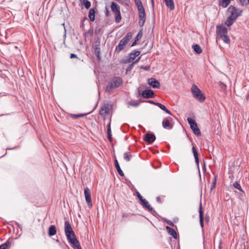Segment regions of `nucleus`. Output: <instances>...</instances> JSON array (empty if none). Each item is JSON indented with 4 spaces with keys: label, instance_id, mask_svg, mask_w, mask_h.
Returning a JSON list of instances; mask_svg holds the SVG:
<instances>
[{
    "label": "nucleus",
    "instance_id": "obj_40",
    "mask_svg": "<svg viewBox=\"0 0 249 249\" xmlns=\"http://www.w3.org/2000/svg\"><path fill=\"white\" fill-rule=\"evenodd\" d=\"M134 63H132L128 66L126 70V73H127L128 72L132 70L134 67Z\"/></svg>",
    "mask_w": 249,
    "mask_h": 249
},
{
    "label": "nucleus",
    "instance_id": "obj_28",
    "mask_svg": "<svg viewBox=\"0 0 249 249\" xmlns=\"http://www.w3.org/2000/svg\"><path fill=\"white\" fill-rule=\"evenodd\" d=\"M231 0H219V5L224 8L227 7L230 4Z\"/></svg>",
    "mask_w": 249,
    "mask_h": 249
},
{
    "label": "nucleus",
    "instance_id": "obj_56",
    "mask_svg": "<svg viewBox=\"0 0 249 249\" xmlns=\"http://www.w3.org/2000/svg\"><path fill=\"white\" fill-rule=\"evenodd\" d=\"M137 40H136L135 39V40H134V41L132 43V44H131V47H133V46H135V45L137 44Z\"/></svg>",
    "mask_w": 249,
    "mask_h": 249
},
{
    "label": "nucleus",
    "instance_id": "obj_44",
    "mask_svg": "<svg viewBox=\"0 0 249 249\" xmlns=\"http://www.w3.org/2000/svg\"><path fill=\"white\" fill-rule=\"evenodd\" d=\"M135 4L136 5L137 7H138L139 6L142 5V2L141 0H134Z\"/></svg>",
    "mask_w": 249,
    "mask_h": 249
},
{
    "label": "nucleus",
    "instance_id": "obj_5",
    "mask_svg": "<svg viewBox=\"0 0 249 249\" xmlns=\"http://www.w3.org/2000/svg\"><path fill=\"white\" fill-rule=\"evenodd\" d=\"M111 10L115 16V21L119 23L122 20L120 6L116 2L112 1L110 5Z\"/></svg>",
    "mask_w": 249,
    "mask_h": 249
},
{
    "label": "nucleus",
    "instance_id": "obj_48",
    "mask_svg": "<svg viewBox=\"0 0 249 249\" xmlns=\"http://www.w3.org/2000/svg\"><path fill=\"white\" fill-rule=\"evenodd\" d=\"M166 222L169 224L170 226H172V227H174L175 226V225L171 221L169 220H165Z\"/></svg>",
    "mask_w": 249,
    "mask_h": 249
},
{
    "label": "nucleus",
    "instance_id": "obj_21",
    "mask_svg": "<svg viewBox=\"0 0 249 249\" xmlns=\"http://www.w3.org/2000/svg\"><path fill=\"white\" fill-rule=\"evenodd\" d=\"M56 233V229L54 225H51L48 229V235L49 236L54 235Z\"/></svg>",
    "mask_w": 249,
    "mask_h": 249
},
{
    "label": "nucleus",
    "instance_id": "obj_63",
    "mask_svg": "<svg viewBox=\"0 0 249 249\" xmlns=\"http://www.w3.org/2000/svg\"><path fill=\"white\" fill-rule=\"evenodd\" d=\"M206 221H209V217H208L207 219H206Z\"/></svg>",
    "mask_w": 249,
    "mask_h": 249
},
{
    "label": "nucleus",
    "instance_id": "obj_29",
    "mask_svg": "<svg viewBox=\"0 0 249 249\" xmlns=\"http://www.w3.org/2000/svg\"><path fill=\"white\" fill-rule=\"evenodd\" d=\"M156 106H158L159 108H160L162 110L164 111L167 113H168L170 115H172V113L171 112V111L169 109H168L165 107V106H164L163 105H162L160 103H158V104H156Z\"/></svg>",
    "mask_w": 249,
    "mask_h": 249
},
{
    "label": "nucleus",
    "instance_id": "obj_8",
    "mask_svg": "<svg viewBox=\"0 0 249 249\" xmlns=\"http://www.w3.org/2000/svg\"><path fill=\"white\" fill-rule=\"evenodd\" d=\"M188 124L190 125V127L193 132L197 136L201 135V132L196 123L191 118H188L187 119Z\"/></svg>",
    "mask_w": 249,
    "mask_h": 249
},
{
    "label": "nucleus",
    "instance_id": "obj_13",
    "mask_svg": "<svg viewBox=\"0 0 249 249\" xmlns=\"http://www.w3.org/2000/svg\"><path fill=\"white\" fill-rule=\"evenodd\" d=\"M156 136L154 134L147 133L144 135L143 140L145 142L151 144L156 140Z\"/></svg>",
    "mask_w": 249,
    "mask_h": 249
},
{
    "label": "nucleus",
    "instance_id": "obj_1",
    "mask_svg": "<svg viewBox=\"0 0 249 249\" xmlns=\"http://www.w3.org/2000/svg\"><path fill=\"white\" fill-rule=\"evenodd\" d=\"M64 231L69 242L74 249H82L72 228L68 221L65 222Z\"/></svg>",
    "mask_w": 249,
    "mask_h": 249
},
{
    "label": "nucleus",
    "instance_id": "obj_9",
    "mask_svg": "<svg viewBox=\"0 0 249 249\" xmlns=\"http://www.w3.org/2000/svg\"><path fill=\"white\" fill-rule=\"evenodd\" d=\"M112 109L111 105L108 103H104L101 107L99 111V114L105 117L106 115L109 114L110 110Z\"/></svg>",
    "mask_w": 249,
    "mask_h": 249
},
{
    "label": "nucleus",
    "instance_id": "obj_24",
    "mask_svg": "<svg viewBox=\"0 0 249 249\" xmlns=\"http://www.w3.org/2000/svg\"><path fill=\"white\" fill-rule=\"evenodd\" d=\"M192 151L195 159V161L197 163L198 167L199 168V159L198 152L194 146H193L192 147Z\"/></svg>",
    "mask_w": 249,
    "mask_h": 249
},
{
    "label": "nucleus",
    "instance_id": "obj_3",
    "mask_svg": "<svg viewBox=\"0 0 249 249\" xmlns=\"http://www.w3.org/2000/svg\"><path fill=\"white\" fill-rule=\"evenodd\" d=\"M123 83L122 78L119 76L113 77L106 87V91L111 93L113 89L119 87Z\"/></svg>",
    "mask_w": 249,
    "mask_h": 249
},
{
    "label": "nucleus",
    "instance_id": "obj_38",
    "mask_svg": "<svg viewBox=\"0 0 249 249\" xmlns=\"http://www.w3.org/2000/svg\"><path fill=\"white\" fill-rule=\"evenodd\" d=\"M128 104L130 106L137 107L139 106L140 103L139 102H138L137 101L133 100V101H131L129 102Z\"/></svg>",
    "mask_w": 249,
    "mask_h": 249
},
{
    "label": "nucleus",
    "instance_id": "obj_55",
    "mask_svg": "<svg viewBox=\"0 0 249 249\" xmlns=\"http://www.w3.org/2000/svg\"><path fill=\"white\" fill-rule=\"evenodd\" d=\"M156 200L157 201L159 202V203H161V198L160 197V196H157L156 197Z\"/></svg>",
    "mask_w": 249,
    "mask_h": 249
},
{
    "label": "nucleus",
    "instance_id": "obj_31",
    "mask_svg": "<svg viewBox=\"0 0 249 249\" xmlns=\"http://www.w3.org/2000/svg\"><path fill=\"white\" fill-rule=\"evenodd\" d=\"M92 111H90L87 113H84V114H71L70 115L71 116V118H73V119H76V118H78L79 117H83L88 114H89L90 113H91Z\"/></svg>",
    "mask_w": 249,
    "mask_h": 249
},
{
    "label": "nucleus",
    "instance_id": "obj_51",
    "mask_svg": "<svg viewBox=\"0 0 249 249\" xmlns=\"http://www.w3.org/2000/svg\"><path fill=\"white\" fill-rule=\"evenodd\" d=\"M142 69H143V70H144L145 71H149L150 70V66H146L144 67H142Z\"/></svg>",
    "mask_w": 249,
    "mask_h": 249
},
{
    "label": "nucleus",
    "instance_id": "obj_39",
    "mask_svg": "<svg viewBox=\"0 0 249 249\" xmlns=\"http://www.w3.org/2000/svg\"><path fill=\"white\" fill-rule=\"evenodd\" d=\"M142 30H141L138 34H137V36H136L135 37V39L137 41L139 40L140 39H141L142 37Z\"/></svg>",
    "mask_w": 249,
    "mask_h": 249
},
{
    "label": "nucleus",
    "instance_id": "obj_7",
    "mask_svg": "<svg viewBox=\"0 0 249 249\" xmlns=\"http://www.w3.org/2000/svg\"><path fill=\"white\" fill-rule=\"evenodd\" d=\"M140 51L133 50L128 54V56L122 60V62L124 64L130 63L133 61L137 56L140 54Z\"/></svg>",
    "mask_w": 249,
    "mask_h": 249
},
{
    "label": "nucleus",
    "instance_id": "obj_64",
    "mask_svg": "<svg viewBox=\"0 0 249 249\" xmlns=\"http://www.w3.org/2000/svg\"><path fill=\"white\" fill-rule=\"evenodd\" d=\"M204 169H205V163L204 164Z\"/></svg>",
    "mask_w": 249,
    "mask_h": 249
},
{
    "label": "nucleus",
    "instance_id": "obj_37",
    "mask_svg": "<svg viewBox=\"0 0 249 249\" xmlns=\"http://www.w3.org/2000/svg\"><path fill=\"white\" fill-rule=\"evenodd\" d=\"M118 2L124 6H128L130 3V0H118Z\"/></svg>",
    "mask_w": 249,
    "mask_h": 249
},
{
    "label": "nucleus",
    "instance_id": "obj_6",
    "mask_svg": "<svg viewBox=\"0 0 249 249\" xmlns=\"http://www.w3.org/2000/svg\"><path fill=\"white\" fill-rule=\"evenodd\" d=\"M191 91L194 97L199 101L200 102H203L205 99V97L204 94L202 93L201 91L198 88L196 85H193L191 88Z\"/></svg>",
    "mask_w": 249,
    "mask_h": 249
},
{
    "label": "nucleus",
    "instance_id": "obj_41",
    "mask_svg": "<svg viewBox=\"0 0 249 249\" xmlns=\"http://www.w3.org/2000/svg\"><path fill=\"white\" fill-rule=\"evenodd\" d=\"M243 6H246L249 3V0H239Z\"/></svg>",
    "mask_w": 249,
    "mask_h": 249
},
{
    "label": "nucleus",
    "instance_id": "obj_25",
    "mask_svg": "<svg viewBox=\"0 0 249 249\" xmlns=\"http://www.w3.org/2000/svg\"><path fill=\"white\" fill-rule=\"evenodd\" d=\"M95 10L94 8H91L89 13V18L90 21H93L95 20Z\"/></svg>",
    "mask_w": 249,
    "mask_h": 249
},
{
    "label": "nucleus",
    "instance_id": "obj_14",
    "mask_svg": "<svg viewBox=\"0 0 249 249\" xmlns=\"http://www.w3.org/2000/svg\"><path fill=\"white\" fill-rule=\"evenodd\" d=\"M84 194L85 196V199L88 203V204L89 206H92V201H91V194L90 190L88 188L86 187L84 189Z\"/></svg>",
    "mask_w": 249,
    "mask_h": 249
},
{
    "label": "nucleus",
    "instance_id": "obj_19",
    "mask_svg": "<svg viewBox=\"0 0 249 249\" xmlns=\"http://www.w3.org/2000/svg\"><path fill=\"white\" fill-rule=\"evenodd\" d=\"M162 127L165 129L168 128L169 129H171L173 127V125L170 123L169 120L167 118H165L162 121Z\"/></svg>",
    "mask_w": 249,
    "mask_h": 249
},
{
    "label": "nucleus",
    "instance_id": "obj_43",
    "mask_svg": "<svg viewBox=\"0 0 249 249\" xmlns=\"http://www.w3.org/2000/svg\"><path fill=\"white\" fill-rule=\"evenodd\" d=\"M85 20H87V17H85L83 19H82L81 22L80 27L82 29V30H84L85 25H84V22Z\"/></svg>",
    "mask_w": 249,
    "mask_h": 249
},
{
    "label": "nucleus",
    "instance_id": "obj_60",
    "mask_svg": "<svg viewBox=\"0 0 249 249\" xmlns=\"http://www.w3.org/2000/svg\"><path fill=\"white\" fill-rule=\"evenodd\" d=\"M56 242L58 244H61V243H60V242L59 241V240L58 239H56Z\"/></svg>",
    "mask_w": 249,
    "mask_h": 249
},
{
    "label": "nucleus",
    "instance_id": "obj_32",
    "mask_svg": "<svg viewBox=\"0 0 249 249\" xmlns=\"http://www.w3.org/2000/svg\"><path fill=\"white\" fill-rule=\"evenodd\" d=\"M132 155L129 152H126L124 155V158L127 161H130Z\"/></svg>",
    "mask_w": 249,
    "mask_h": 249
},
{
    "label": "nucleus",
    "instance_id": "obj_23",
    "mask_svg": "<svg viewBox=\"0 0 249 249\" xmlns=\"http://www.w3.org/2000/svg\"><path fill=\"white\" fill-rule=\"evenodd\" d=\"M192 151L195 159V161L197 163L198 167L199 168V159L198 152L194 146H193L192 147Z\"/></svg>",
    "mask_w": 249,
    "mask_h": 249
},
{
    "label": "nucleus",
    "instance_id": "obj_49",
    "mask_svg": "<svg viewBox=\"0 0 249 249\" xmlns=\"http://www.w3.org/2000/svg\"><path fill=\"white\" fill-rule=\"evenodd\" d=\"M146 102H148V103H149L151 104H153V105H154L155 106H156V104H158V102H154V101H152V100H148V101H147Z\"/></svg>",
    "mask_w": 249,
    "mask_h": 249
},
{
    "label": "nucleus",
    "instance_id": "obj_34",
    "mask_svg": "<svg viewBox=\"0 0 249 249\" xmlns=\"http://www.w3.org/2000/svg\"><path fill=\"white\" fill-rule=\"evenodd\" d=\"M219 39H222L224 42H225L227 44H230V39L229 37L228 36V34L224 36H223L221 37V38H219Z\"/></svg>",
    "mask_w": 249,
    "mask_h": 249
},
{
    "label": "nucleus",
    "instance_id": "obj_35",
    "mask_svg": "<svg viewBox=\"0 0 249 249\" xmlns=\"http://www.w3.org/2000/svg\"><path fill=\"white\" fill-rule=\"evenodd\" d=\"M233 185L235 188L237 189L241 192H243L244 193V194H245V193L243 191L240 184L238 182L236 181V182H234Z\"/></svg>",
    "mask_w": 249,
    "mask_h": 249
},
{
    "label": "nucleus",
    "instance_id": "obj_52",
    "mask_svg": "<svg viewBox=\"0 0 249 249\" xmlns=\"http://www.w3.org/2000/svg\"><path fill=\"white\" fill-rule=\"evenodd\" d=\"M105 9H106V16L108 17L109 16V13L108 9L107 7H106Z\"/></svg>",
    "mask_w": 249,
    "mask_h": 249
},
{
    "label": "nucleus",
    "instance_id": "obj_36",
    "mask_svg": "<svg viewBox=\"0 0 249 249\" xmlns=\"http://www.w3.org/2000/svg\"><path fill=\"white\" fill-rule=\"evenodd\" d=\"M82 2L85 5V7L86 9H88L91 6V3L88 0H83L82 1Z\"/></svg>",
    "mask_w": 249,
    "mask_h": 249
},
{
    "label": "nucleus",
    "instance_id": "obj_59",
    "mask_svg": "<svg viewBox=\"0 0 249 249\" xmlns=\"http://www.w3.org/2000/svg\"><path fill=\"white\" fill-rule=\"evenodd\" d=\"M246 99L247 100H249V93L247 95Z\"/></svg>",
    "mask_w": 249,
    "mask_h": 249
},
{
    "label": "nucleus",
    "instance_id": "obj_57",
    "mask_svg": "<svg viewBox=\"0 0 249 249\" xmlns=\"http://www.w3.org/2000/svg\"><path fill=\"white\" fill-rule=\"evenodd\" d=\"M107 138L109 139V140L111 142L112 141V138H111V133L109 134H107Z\"/></svg>",
    "mask_w": 249,
    "mask_h": 249
},
{
    "label": "nucleus",
    "instance_id": "obj_42",
    "mask_svg": "<svg viewBox=\"0 0 249 249\" xmlns=\"http://www.w3.org/2000/svg\"><path fill=\"white\" fill-rule=\"evenodd\" d=\"M218 85H219V87L220 88V89H222V90H225L227 88V86L223 83H222L221 82H220L218 83Z\"/></svg>",
    "mask_w": 249,
    "mask_h": 249
},
{
    "label": "nucleus",
    "instance_id": "obj_20",
    "mask_svg": "<svg viewBox=\"0 0 249 249\" xmlns=\"http://www.w3.org/2000/svg\"><path fill=\"white\" fill-rule=\"evenodd\" d=\"M166 229L167 230L168 233L172 235L175 239H177L178 238V236L175 230L169 226H166Z\"/></svg>",
    "mask_w": 249,
    "mask_h": 249
},
{
    "label": "nucleus",
    "instance_id": "obj_47",
    "mask_svg": "<svg viewBox=\"0 0 249 249\" xmlns=\"http://www.w3.org/2000/svg\"><path fill=\"white\" fill-rule=\"evenodd\" d=\"M107 134H109L111 133V126H110V123H109L108 125H107Z\"/></svg>",
    "mask_w": 249,
    "mask_h": 249
},
{
    "label": "nucleus",
    "instance_id": "obj_15",
    "mask_svg": "<svg viewBox=\"0 0 249 249\" xmlns=\"http://www.w3.org/2000/svg\"><path fill=\"white\" fill-rule=\"evenodd\" d=\"M148 84L153 88L159 89L160 87V83L159 81L154 78L148 79Z\"/></svg>",
    "mask_w": 249,
    "mask_h": 249
},
{
    "label": "nucleus",
    "instance_id": "obj_62",
    "mask_svg": "<svg viewBox=\"0 0 249 249\" xmlns=\"http://www.w3.org/2000/svg\"><path fill=\"white\" fill-rule=\"evenodd\" d=\"M152 4L153 5H154V0H152Z\"/></svg>",
    "mask_w": 249,
    "mask_h": 249
},
{
    "label": "nucleus",
    "instance_id": "obj_61",
    "mask_svg": "<svg viewBox=\"0 0 249 249\" xmlns=\"http://www.w3.org/2000/svg\"><path fill=\"white\" fill-rule=\"evenodd\" d=\"M126 214H123V215H122V217H123V218H124V217H125V216H126Z\"/></svg>",
    "mask_w": 249,
    "mask_h": 249
},
{
    "label": "nucleus",
    "instance_id": "obj_58",
    "mask_svg": "<svg viewBox=\"0 0 249 249\" xmlns=\"http://www.w3.org/2000/svg\"><path fill=\"white\" fill-rule=\"evenodd\" d=\"M141 59V57H139L138 59H137L135 61L132 62V63H134V65L137 63Z\"/></svg>",
    "mask_w": 249,
    "mask_h": 249
},
{
    "label": "nucleus",
    "instance_id": "obj_22",
    "mask_svg": "<svg viewBox=\"0 0 249 249\" xmlns=\"http://www.w3.org/2000/svg\"><path fill=\"white\" fill-rule=\"evenodd\" d=\"M114 164H115V167L118 173H119V174L122 177L124 176V173L123 172V171L122 170V169H121L120 166L119 164V162L116 159H115L114 160Z\"/></svg>",
    "mask_w": 249,
    "mask_h": 249
},
{
    "label": "nucleus",
    "instance_id": "obj_33",
    "mask_svg": "<svg viewBox=\"0 0 249 249\" xmlns=\"http://www.w3.org/2000/svg\"><path fill=\"white\" fill-rule=\"evenodd\" d=\"M93 34V30L92 29H89L87 32L84 34V36L85 37H92Z\"/></svg>",
    "mask_w": 249,
    "mask_h": 249
},
{
    "label": "nucleus",
    "instance_id": "obj_12",
    "mask_svg": "<svg viewBox=\"0 0 249 249\" xmlns=\"http://www.w3.org/2000/svg\"><path fill=\"white\" fill-rule=\"evenodd\" d=\"M94 53L95 54L97 59L100 60L101 59V49H100V41L99 40H97L95 41L94 45Z\"/></svg>",
    "mask_w": 249,
    "mask_h": 249
},
{
    "label": "nucleus",
    "instance_id": "obj_17",
    "mask_svg": "<svg viewBox=\"0 0 249 249\" xmlns=\"http://www.w3.org/2000/svg\"><path fill=\"white\" fill-rule=\"evenodd\" d=\"M142 96L144 98H153L154 96V92L151 89H146L142 91Z\"/></svg>",
    "mask_w": 249,
    "mask_h": 249
},
{
    "label": "nucleus",
    "instance_id": "obj_16",
    "mask_svg": "<svg viewBox=\"0 0 249 249\" xmlns=\"http://www.w3.org/2000/svg\"><path fill=\"white\" fill-rule=\"evenodd\" d=\"M139 14V25L140 27H142L145 23L146 20V15L145 11L143 12H140L138 13Z\"/></svg>",
    "mask_w": 249,
    "mask_h": 249
},
{
    "label": "nucleus",
    "instance_id": "obj_18",
    "mask_svg": "<svg viewBox=\"0 0 249 249\" xmlns=\"http://www.w3.org/2000/svg\"><path fill=\"white\" fill-rule=\"evenodd\" d=\"M199 221L200 224L201 228L204 227V216H203V211L202 209V204L200 203L199 207Z\"/></svg>",
    "mask_w": 249,
    "mask_h": 249
},
{
    "label": "nucleus",
    "instance_id": "obj_2",
    "mask_svg": "<svg viewBox=\"0 0 249 249\" xmlns=\"http://www.w3.org/2000/svg\"><path fill=\"white\" fill-rule=\"evenodd\" d=\"M227 11L230 15L225 21V24L230 27L235 21L237 18L241 15L242 10L235 8L233 5H231L229 7Z\"/></svg>",
    "mask_w": 249,
    "mask_h": 249
},
{
    "label": "nucleus",
    "instance_id": "obj_27",
    "mask_svg": "<svg viewBox=\"0 0 249 249\" xmlns=\"http://www.w3.org/2000/svg\"><path fill=\"white\" fill-rule=\"evenodd\" d=\"M11 242L10 239L7 240L5 243L0 245V249H7L11 246Z\"/></svg>",
    "mask_w": 249,
    "mask_h": 249
},
{
    "label": "nucleus",
    "instance_id": "obj_11",
    "mask_svg": "<svg viewBox=\"0 0 249 249\" xmlns=\"http://www.w3.org/2000/svg\"><path fill=\"white\" fill-rule=\"evenodd\" d=\"M140 204L142 206L143 208L148 210L152 214L155 215L157 214L155 210L150 206L148 202L145 199H143L140 202Z\"/></svg>",
    "mask_w": 249,
    "mask_h": 249
},
{
    "label": "nucleus",
    "instance_id": "obj_10",
    "mask_svg": "<svg viewBox=\"0 0 249 249\" xmlns=\"http://www.w3.org/2000/svg\"><path fill=\"white\" fill-rule=\"evenodd\" d=\"M217 38H221L228 34V29L224 25H218L216 26Z\"/></svg>",
    "mask_w": 249,
    "mask_h": 249
},
{
    "label": "nucleus",
    "instance_id": "obj_26",
    "mask_svg": "<svg viewBox=\"0 0 249 249\" xmlns=\"http://www.w3.org/2000/svg\"><path fill=\"white\" fill-rule=\"evenodd\" d=\"M166 5L171 10L175 9V5L173 0H164Z\"/></svg>",
    "mask_w": 249,
    "mask_h": 249
},
{
    "label": "nucleus",
    "instance_id": "obj_4",
    "mask_svg": "<svg viewBox=\"0 0 249 249\" xmlns=\"http://www.w3.org/2000/svg\"><path fill=\"white\" fill-rule=\"evenodd\" d=\"M132 36V33L128 32L119 42L118 45L116 47L115 52L117 53H119L122 50H123L126 44L130 41Z\"/></svg>",
    "mask_w": 249,
    "mask_h": 249
},
{
    "label": "nucleus",
    "instance_id": "obj_45",
    "mask_svg": "<svg viewBox=\"0 0 249 249\" xmlns=\"http://www.w3.org/2000/svg\"><path fill=\"white\" fill-rule=\"evenodd\" d=\"M136 195L137 197L139 198L140 202L144 199L142 197V196L141 195V194L139 193V192L138 191L136 192Z\"/></svg>",
    "mask_w": 249,
    "mask_h": 249
},
{
    "label": "nucleus",
    "instance_id": "obj_46",
    "mask_svg": "<svg viewBox=\"0 0 249 249\" xmlns=\"http://www.w3.org/2000/svg\"><path fill=\"white\" fill-rule=\"evenodd\" d=\"M137 9L138 10V13L140 12H143V11H145L144 8L142 5L137 7Z\"/></svg>",
    "mask_w": 249,
    "mask_h": 249
},
{
    "label": "nucleus",
    "instance_id": "obj_30",
    "mask_svg": "<svg viewBox=\"0 0 249 249\" xmlns=\"http://www.w3.org/2000/svg\"><path fill=\"white\" fill-rule=\"evenodd\" d=\"M193 48L195 52L197 54H200L202 53V49L200 46L198 44H195L193 45Z\"/></svg>",
    "mask_w": 249,
    "mask_h": 249
},
{
    "label": "nucleus",
    "instance_id": "obj_54",
    "mask_svg": "<svg viewBox=\"0 0 249 249\" xmlns=\"http://www.w3.org/2000/svg\"><path fill=\"white\" fill-rule=\"evenodd\" d=\"M216 184H212V186L211 187L210 192H211L215 188Z\"/></svg>",
    "mask_w": 249,
    "mask_h": 249
},
{
    "label": "nucleus",
    "instance_id": "obj_53",
    "mask_svg": "<svg viewBox=\"0 0 249 249\" xmlns=\"http://www.w3.org/2000/svg\"><path fill=\"white\" fill-rule=\"evenodd\" d=\"M77 55L74 54V53H71V56H70V58H77Z\"/></svg>",
    "mask_w": 249,
    "mask_h": 249
},
{
    "label": "nucleus",
    "instance_id": "obj_50",
    "mask_svg": "<svg viewBox=\"0 0 249 249\" xmlns=\"http://www.w3.org/2000/svg\"><path fill=\"white\" fill-rule=\"evenodd\" d=\"M216 180H217V176H214V178H213L212 184H215L216 183Z\"/></svg>",
    "mask_w": 249,
    "mask_h": 249
}]
</instances>
